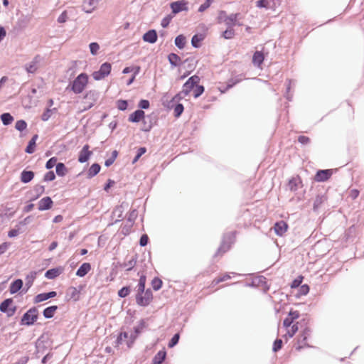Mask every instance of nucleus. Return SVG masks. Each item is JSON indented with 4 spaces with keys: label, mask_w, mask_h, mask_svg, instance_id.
Masks as SVG:
<instances>
[{
    "label": "nucleus",
    "mask_w": 364,
    "mask_h": 364,
    "mask_svg": "<svg viewBox=\"0 0 364 364\" xmlns=\"http://www.w3.org/2000/svg\"><path fill=\"white\" fill-rule=\"evenodd\" d=\"M87 83L88 75L85 73H82L73 80L70 90L75 94H80L83 92Z\"/></svg>",
    "instance_id": "obj_1"
},
{
    "label": "nucleus",
    "mask_w": 364,
    "mask_h": 364,
    "mask_svg": "<svg viewBox=\"0 0 364 364\" xmlns=\"http://www.w3.org/2000/svg\"><path fill=\"white\" fill-rule=\"evenodd\" d=\"M38 318V311L36 307L29 309L23 315L21 319V324L26 326L33 325Z\"/></svg>",
    "instance_id": "obj_2"
},
{
    "label": "nucleus",
    "mask_w": 364,
    "mask_h": 364,
    "mask_svg": "<svg viewBox=\"0 0 364 364\" xmlns=\"http://www.w3.org/2000/svg\"><path fill=\"white\" fill-rule=\"evenodd\" d=\"M200 77L198 75H193L188 79L183 84V90L179 95H183V97L188 96L191 91L194 89L195 86L199 82Z\"/></svg>",
    "instance_id": "obj_3"
},
{
    "label": "nucleus",
    "mask_w": 364,
    "mask_h": 364,
    "mask_svg": "<svg viewBox=\"0 0 364 364\" xmlns=\"http://www.w3.org/2000/svg\"><path fill=\"white\" fill-rule=\"evenodd\" d=\"M112 65L109 63H104L98 70L92 73V77L95 80H101L110 74Z\"/></svg>",
    "instance_id": "obj_4"
},
{
    "label": "nucleus",
    "mask_w": 364,
    "mask_h": 364,
    "mask_svg": "<svg viewBox=\"0 0 364 364\" xmlns=\"http://www.w3.org/2000/svg\"><path fill=\"white\" fill-rule=\"evenodd\" d=\"M153 299L152 291L150 289L144 291V294H136V302L139 306H148Z\"/></svg>",
    "instance_id": "obj_5"
},
{
    "label": "nucleus",
    "mask_w": 364,
    "mask_h": 364,
    "mask_svg": "<svg viewBox=\"0 0 364 364\" xmlns=\"http://www.w3.org/2000/svg\"><path fill=\"white\" fill-rule=\"evenodd\" d=\"M13 299L11 298L6 299L0 304V311L7 314L8 316H12L16 311V306H12Z\"/></svg>",
    "instance_id": "obj_6"
},
{
    "label": "nucleus",
    "mask_w": 364,
    "mask_h": 364,
    "mask_svg": "<svg viewBox=\"0 0 364 364\" xmlns=\"http://www.w3.org/2000/svg\"><path fill=\"white\" fill-rule=\"evenodd\" d=\"M311 330L309 327H306L302 332L300 333L299 338H298V343L299 346L296 348V350H301L304 346L306 347H311L308 343H306L307 339L311 336Z\"/></svg>",
    "instance_id": "obj_7"
},
{
    "label": "nucleus",
    "mask_w": 364,
    "mask_h": 364,
    "mask_svg": "<svg viewBox=\"0 0 364 364\" xmlns=\"http://www.w3.org/2000/svg\"><path fill=\"white\" fill-rule=\"evenodd\" d=\"M49 341L46 339V338H45V336H41L37 339L36 342V353H44L45 351L49 348Z\"/></svg>",
    "instance_id": "obj_8"
},
{
    "label": "nucleus",
    "mask_w": 364,
    "mask_h": 364,
    "mask_svg": "<svg viewBox=\"0 0 364 364\" xmlns=\"http://www.w3.org/2000/svg\"><path fill=\"white\" fill-rule=\"evenodd\" d=\"M90 149V146L88 144H85L83 146L82 149L80 150V153H79V156H78V161L80 163H85L87 162L90 157L91 156V155L92 154V152L91 151L89 150Z\"/></svg>",
    "instance_id": "obj_9"
},
{
    "label": "nucleus",
    "mask_w": 364,
    "mask_h": 364,
    "mask_svg": "<svg viewBox=\"0 0 364 364\" xmlns=\"http://www.w3.org/2000/svg\"><path fill=\"white\" fill-rule=\"evenodd\" d=\"M80 289H77L76 287H70L68 289L65 298L68 301L73 300L77 301L80 299Z\"/></svg>",
    "instance_id": "obj_10"
},
{
    "label": "nucleus",
    "mask_w": 364,
    "mask_h": 364,
    "mask_svg": "<svg viewBox=\"0 0 364 364\" xmlns=\"http://www.w3.org/2000/svg\"><path fill=\"white\" fill-rule=\"evenodd\" d=\"M53 202L50 197L46 196L38 201V209L41 211L50 210L53 206Z\"/></svg>",
    "instance_id": "obj_11"
},
{
    "label": "nucleus",
    "mask_w": 364,
    "mask_h": 364,
    "mask_svg": "<svg viewBox=\"0 0 364 364\" xmlns=\"http://www.w3.org/2000/svg\"><path fill=\"white\" fill-rule=\"evenodd\" d=\"M332 172L330 169L318 170L315 175V181L318 182H324L331 176Z\"/></svg>",
    "instance_id": "obj_12"
},
{
    "label": "nucleus",
    "mask_w": 364,
    "mask_h": 364,
    "mask_svg": "<svg viewBox=\"0 0 364 364\" xmlns=\"http://www.w3.org/2000/svg\"><path fill=\"white\" fill-rule=\"evenodd\" d=\"M56 295L57 292L55 291L38 294L34 297V303H40L46 301L56 296Z\"/></svg>",
    "instance_id": "obj_13"
},
{
    "label": "nucleus",
    "mask_w": 364,
    "mask_h": 364,
    "mask_svg": "<svg viewBox=\"0 0 364 364\" xmlns=\"http://www.w3.org/2000/svg\"><path fill=\"white\" fill-rule=\"evenodd\" d=\"M275 233L279 236H282L288 229L287 223L284 220L277 222L274 226Z\"/></svg>",
    "instance_id": "obj_14"
},
{
    "label": "nucleus",
    "mask_w": 364,
    "mask_h": 364,
    "mask_svg": "<svg viewBox=\"0 0 364 364\" xmlns=\"http://www.w3.org/2000/svg\"><path fill=\"white\" fill-rule=\"evenodd\" d=\"M187 2L188 1H172L171 4L172 12L176 14L182 11L187 10Z\"/></svg>",
    "instance_id": "obj_15"
},
{
    "label": "nucleus",
    "mask_w": 364,
    "mask_h": 364,
    "mask_svg": "<svg viewBox=\"0 0 364 364\" xmlns=\"http://www.w3.org/2000/svg\"><path fill=\"white\" fill-rule=\"evenodd\" d=\"M145 117V112L141 109H136L129 116L128 120L133 123H138Z\"/></svg>",
    "instance_id": "obj_16"
},
{
    "label": "nucleus",
    "mask_w": 364,
    "mask_h": 364,
    "mask_svg": "<svg viewBox=\"0 0 364 364\" xmlns=\"http://www.w3.org/2000/svg\"><path fill=\"white\" fill-rule=\"evenodd\" d=\"M63 272V269L61 267L52 268L47 270L45 273V277L48 279H54Z\"/></svg>",
    "instance_id": "obj_17"
},
{
    "label": "nucleus",
    "mask_w": 364,
    "mask_h": 364,
    "mask_svg": "<svg viewBox=\"0 0 364 364\" xmlns=\"http://www.w3.org/2000/svg\"><path fill=\"white\" fill-rule=\"evenodd\" d=\"M142 38L145 42L154 43L157 41V33L156 30L151 29L143 35Z\"/></svg>",
    "instance_id": "obj_18"
},
{
    "label": "nucleus",
    "mask_w": 364,
    "mask_h": 364,
    "mask_svg": "<svg viewBox=\"0 0 364 364\" xmlns=\"http://www.w3.org/2000/svg\"><path fill=\"white\" fill-rule=\"evenodd\" d=\"M35 173L33 171L24 169L21 173L20 179L22 183H28L33 179Z\"/></svg>",
    "instance_id": "obj_19"
},
{
    "label": "nucleus",
    "mask_w": 364,
    "mask_h": 364,
    "mask_svg": "<svg viewBox=\"0 0 364 364\" xmlns=\"http://www.w3.org/2000/svg\"><path fill=\"white\" fill-rule=\"evenodd\" d=\"M23 282L21 279H16L12 282L9 287V291L11 294L17 293L23 287Z\"/></svg>",
    "instance_id": "obj_20"
},
{
    "label": "nucleus",
    "mask_w": 364,
    "mask_h": 364,
    "mask_svg": "<svg viewBox=\"0 0 364 364\" xmlns=\"http://www.w3.org/2000/svg\"><path fill=\"white\" fill-rule=\"evenodd\" d=\"M166 358V351L165 349L159 350L153 358V364H162Z\"/></svg>",
    "instance_id": "obj_21"
},
{
    "label": "nucleus",
    "mask_w": 364,
    "mask_h": 364,
    "mask_svg": "<svg viewBox=\"0 0 364 364\" xmlns=\"http://www.w3.org/2000/svg\"><path fill=\"white\" fill-rule=\"evenodd\" d=\"M91 269V265L90 263L85 262L80 265L76 272V275L80 277H85Z\"/></svg>",
    "instance_id": "obj_22"
},
{
    "label": "nucleus",
    "mask_w": 364,
    "mask_h": 364,
    "mask_svg": "<svg viewBox=\"0 0 364 364\" xmlns=\"http://www.w3.org/2000/svg\"><path fill=\"white\" fill-rule=\"evenodd\" d=\"M39 56H36L33 58V60L29 63L25 65V68L27 73H34L37 69V63L39 62L38 60Z\"/></svg>",
    "instance_id": "obj_23"
},
{
    "label": "nucleus",
    "mask_w": 364,
    "mask_h": 364,
    "mask_svg": "<svg viewBox=\"0 0 364 364\" xmlns=\"http://www.w3.org/2000/svg\"><path fill=\"white\" fill-rule=\"evenodd\" d=\"M38 136L37 134H34L31 140L28 141V145L25 149V151L27 154H31L35 151L36 146V140L38 139Z\"/></svg>",
    "instance_id": "obj_24"
},
{
    "label": "nucleus",
    "mask_w": 364,
    "mask_h": 364,
    "mask_svg": "<svg viewBox=\"0 0 364 364\" xmlns=\"http://www.w3.org/2000/svg\"><path fill=\"white\" fill-rule=\"evenodd\" d=\"M98 1H83L82 5V10L85 13L90 14L91 13L97 5Z\"/></svg>",
    "instance_id": "obj_25"
},
{
    "label": "nucleus",
    "mask_w": 364,
    "mask_h": 364,
    "mask_svg": "<svg viewBox=\"0 0 364 364\" xmlns=\"http://www.w3.org/2000/svg\"><path fill=\"white\" fill-rule=\"evenodd\" d=\"M58 309V306L53 305L46 307L43 311V315L46 318H51L54 316L55 312Z\"/></svg>",
    "instance_id": "obj_26"
},
{
    "label": "nucleus",
    "mask_w": 364,
    "mask_h": 364,
    "mask_svg": "<svg viewBox=\"0 0 364 364\" xmlns=\"http://www.w3.org/2000/svg\"><path fill=\"white\" fill-rule=\"evenodd\" d=\"M326 200V198L324 195H317L313 205L314 211L317 212Z\"/></svg>",
    "instance_id": "obj_27"
},
{
    "label": "nucleus",
    "mask_w": 364,
    "mask_h": 364,
    "mask_svg": "<svg viewBox=\"0 0 364 364\" xmlns=\"http://www.w3.org/2000/svg\"><path fill=\"white\" fill-rule=\"evenodd\" d=\"M100 169H101V166H100L99 164H97V163L93 164L90 167V168H89V170L87 171V178H92V177L96 176L100 171Z\"/></svg>",
    "instance_id": "obj_28"
},
{
    "label": "nucleus",
    "mask_w": 364,
    "mask_h": 364,
    "mask_svg": "<svg viewBox=\"0 0 364 364\" xmlns=\"http://www.w3.org/2000/svg\"><path fill=\"white\" fill-rule=\"evenodd\" d=\"M264 61V55L260 51H256L253 54L252 63L256 66H260Z\"/></svg>",
    "instance_id": "obj_29"
},
{
    "label": "nucleus",
    "mask_w": 364,
    "mask_h": 364,
    "mask_svg": "<svg viewBox=\"0 0 364 364\" xmlns=\"http://www.w3.org/2000/svg\"><path fill=\"white\" fill-rule=\"evenodd\" d=\"M238 15L239 14H232L225 18V23L228 28H232L236 25Z\"/></svg>",
    "instance_id": "obj_30"
},
{
    "label": "nucleus",
    "mask_w": 364,
    "mask_h": 364,
    "mask_svg": "<svg viewBox=\"0 0 364 364\" xmlns=\"http://www.w3.org/2000/svg\"><path fill=\"white\" fill-rule=\"evenodd\" d=\"M37 272L35 271L31 272L26 277V290L30 289L33 284L34 280L36 278Z\"/></svg>",
    "instance_id": "obj_31"
},
{
    "label": "nucleus",
    "mask_w": 364,
    "mask_h": 364,
    "mask_svg": "<svg viewBox=\"0 0 364 364\" xmlns=\"http://www.w3.org/2000/svg\"><path fill=\"white\" fill-rule=\"evenodd\" d=\"M169 63L173 67H177L180 65L181 58L176 53H171L168 55Z\"/></svg>",
    "instance_id": "obj_32"
},
{
    "label": "nucleus",
    "mask_w": 364,
    "mask_h": 364,
    "mask_svg": "<svg viewBox=\"0 0 364 364\" xmlns=\"http://www.w3.org/2000/svg\"><path fill=\"white\" fill-rule=\"evenodd\" d=\"M231 246L228 245L226 240H222V242L220 246L218 247L216 253L215 254L214 257H217L219 255H223L225 252H227L230 249Z\"/></svg>",
    "instance_id": "obj_33"
},
{
    "label": "nucleus",
    "mask_w": 364,
    "mask_h": 364,
    "mask_svg": "<svg viewBox=\"0 0 364 364\" xmlns=\"http://www.w3.org/2000/svg\"><path fill=\"white\" fill-rule=\"evenodd\" d=\"M301 180L299 177H293L289 181L288 186L290 191H296L298 189Z\"/></svg>",
    "instance_id": "obj_34"
},
{
    "label": "nucleus",
    "mask_w": 364,
    "mask_h": 364,
    "mask_svg": "<svg viewBox=\"0 0 364 364\" xmlns=\"http://www.w3.org/2000/svg\"><path fill=\"white\" fill-rule=\"evenodd\" d=\"M56 174L58 176H65L68 172L65 165L62 162H58L55 166Z\"/></svg>",
    "instance_id": "obj_35"
},
{
    "label": "nucleus",
    "mask_w": 364,
    "mask_h": 364,
    "mask_svg": "<svg viewBox=\"0 0 364 364\" xmlns=\"http://www.w3.org/2000/svg\"><path fill=\"white\" fill-rule=\"evenodd\" d=\"M204 39L203 34H195L191 38V45L193 47L198 48L200 47V42Z\"/></svg>",
    "instance_id": "obj_36"
},
{
    "label": "nucleus",
    "mask_w": 364,
    "mask_h": 364,
    "mask_svg": "<svg viewBox=\"0 0 364 364\" xmlns=\"http://www.w3.org/2000/svg\"><path fill=\"white\" fill-rule=\"evenodd\" d=\"M128 338V333L127 332H121L117 336L115 341V347H119L121 345L125 342L127 343V340Z\"/></svg>",
    "instance_id": "obj_37"
},
{
    "label": "nucleus",
    "mask_w": 364,
    "mask_h": 364,
    "mask_svg": "<svg viewBox=\"0 0 364 364\" xmlns=\"http://www.w3.org/2000/svg\"><path fill=\"white\" fill-rule=\"evenodd\" d=\"M0 118H1V120L3 123V124L5 126H8V125L11 124L12 123V122L14 121L13 116L9 112H5V113L1 114L0 116Z\"/></svg>",
    "instance_id": "obj_38"
},
{
    "label": "nucleus",
    "mask_w": 364,
    "mask_h": 364,
    "mask_svg": "<svg viewBox=\"0 0 364 364\" xmlns=\"http://www.w3.org/2000/svg\"><path fill=\"white\" fill-rule=\"evenodd\" d=\"M99 97V92L96 90H90L86 92L84 98L85 100H90L92 102H95Z\"/></svg>",
    "instance_id": "obj_39"
},
{
    "label": "nucleus",
    "mask_w": 364,
    "mask_h": 364,
    "mask_svg": "<svg viewBox=\"0 0 364 364\" xmlns=\"http://www.w3.org/2000/svg\"><path fill=\"white\" fill-rule=\"evenodd\" d=\"M262 283L266 284V277L264 276L258 277L257 278L253 279L251 283H247L245 286L255 287L260 285Z\"/></svg>",
    "instance_id": "obj_40"
},
{
    "label": "nucleus",
    "mask_w": 364,
    "mask_h": 364,
    "mask_svg": "<svg viewBox=\"0 0 364 364\" xmlns=\"http://www.w3.org/2000/svg\"><path fill=\"white\" fill-rule=\"evenodd\" d=\"M223 239L226 240L228 245H232L235 241V232H229L223 235Z\"/></svg>",
    "instance_id": "obj_41"
},
{
    "label": "nucleus",
    "mask_w": 364,
    "mask_h": 364,
    "mask_svg": "<svg viewBox=\"0 0 364 364\" xmlns=\"http://www.w3.org/2000/svg\"><path fill=\"white\" fill-rule=\"evenodd\" d=\"M223 239L226 240L228 245H232L235 241V232H229L223 235Z\"/></svg>",
    "instance_id": "obj_42"
},
{
    "label": "nucleus",
    "mask_w": 364,
    "mask_h": 364,
    "mask_svg": "<svg viewBox=\"0 0 364 364\" xmlns=\"http://www.w3.org/2000/svg\"><path fill=\"white\" fill-rule=\"evenodd\" d=\"M175 45L179 49H183L186 45V37L183 35H178L175 38Z\"/></svg>",
    "instance_id": "obj_43"
},
{
    "label": "nucleus",
    "mask_w": 364,
    "mask_h": 364,
    "mask_svg": "<svg viewBox=\"0 0 364 364\" xmlns=\"http://www.w3.org/2000/svg\"><path fill=\"white\" fill-rule=\"evenodd\" d=\"M298 329H299V328H298L297 324H293L289 328H287V333L284 336V337H285L287 339L288 338H292L295 335V333L298 331Z\"/></svg>",
    "instance_id": "obj_44"
},
{
    "label": "nucleus",
    "mask_w": 364,
    "mask_h": 364,
    "mask_svg": "<svg viewBox=\"0 0 364 364\" xmlns=\"http://www.w3.org/2000/svg\"><path fill=\"white\" fill-rule=\"evenodd\" d=\"M136 264V255L133 257L130 260H129L127 262L124 263L122 264V267H126L127 271H131L134 266Z\"/></svg>",
    "instance_id": "obj_45"
},
{
    "label": "nucleus",
    "mask_w": 364,
    "mask_h": 364,
    "mask_svg": "<svg viewBox=\"0 0 364 364\" xmlns=\"http://www.w3.org/2000/svg\"><path fill=\"white\" fill-rule=\"evenodd\" d=\"M275 1H256V6L266 9H272Z\"/></svg>",
    "instance_id": "obj_46"
},
{
    "label": "nucleus",
    "mask_w": 364,
    "mask_h": 364,
    "mask_svg": "<svg viewBox=\"0 0 364 364\" xmlns=\"http://www.w3.org/2000/svg\"><path fill=\"white\" fill-rule=\"evenodd\" d=\"M45 191V186L42 185H36L33 188V192L35 193L34 198L31 200H35L41 196Z\"/></svg>",
    "instance_id": "obj_47"
},
{
    "label": "nucleus",
    "mask_w": 364,
    "mask_h": 364,
    "mask_svg": "<svg viewBox=\"0 0 364 364\" xmlns=\"http://www.w3.org/2000/svg\"><path fill=\"white\" fill-rule=\"evenodd\" d=\"M138 336H139L136 334L134 331H132L129 335L128 334V338L127 340V346L128 348H130L133 346Z\"/></svg>",
    "instance_id": "obj_48"
},
{
    "label": "nucleus",
    "mask_w": 364,
    "mask_h": 364,
    "mask_svg": "<svg viewBox=\"0 0 364 364\" xmlns=\"http://www.w3.org/2000/svg\"><path fill=\"white\" fill-rule=\"evenodd\" d=\"M242 80V77L241 76H236L234 78L230 79L227 82L226 90L232 88L234 85L241 82Z\"/></svg>",
    "instance_id": "obj_49"
},
{
    "label": "nucleus",
    "mask_w": 364,
    "mask_h": 364,
    "mask_svg": "<svg viewBox=\"0 0 364 364\" xmlns=\"http://www.w3.org/2000/svg\"><path fill=\"white\" fill-rule=\"evenodd\" d=\"M184 110V107L181 103H177L173 107V114L175 117H179Z\"/></svg>",
    "instance_id": "obj_50"
},
{
    "label": "nucleus",
    "mask_w": 364,
    "mask_h": 364,
    "mask_svg": "<svg viewBox=\"0 0 364 364\" xmlns=\"http://www.w3.org/2000/svg\"><path fill=\"white\" fill-rule=\"evenodd\" d=\"M294 82L291 80H287V82H286V92L284 94V97L289 100V101H291V99H292V95L290 94V90H291V84L293 83Z\"/></svg>",
    "instance_id": "obj_51"
},
{
    "label": "nucleus",
    "mask_w": 364,
    "mask_h": 364,
    "mask_svg": "<svg viewBox=\"0 0 364 364\" xmlns=\"http://www.w3.org/2000/svg\"><path fill=\"white\" fill-rule=\"evenodd\" d=\"M162 281L159 277H154L151 281V286L154 290L158 291L162 287Z\"/></svg>",
    "instance_id": "obj_52"
},
{
    "label": "nucleus",
    "mask_w": 364,
    "mask_h": 364,
    "mask_svg": "<svg viewBox=\"0 0 364 364\" xmlns=\"http://www.w3.org/2000/svg\"><path fill=\"white\" fill-rule=\"evenodd\" d=\"M55 110H56V109H55V108H54V109L47 108V109L43 112V113L42 114V115H41V119H42L43 122H46V121H48V120L50 118V117H51V115H52L53 112Z\"/></svg>",
    "instance_id": "obj_53"
},
{
    "label": "nucleus",
    "mask_w": 364,
    "mask_h": 364,
    "mask_svg": "<svg viewBox=\"0 0 364 364\" xmlns=\"http://www.w3.org/2000/svg\"><path fill=\"white\" fill-rule=\"evenodd\" d=\"M235 36V31L232 28H228L223 32L222 36L225 39H231Z\"/></svg>",
    "instance_id": "obj_54"
},
{
    "label": "nucleus",
    "mask_w": 364,
    "mask_h": 364,
    "mask_svg": "<svg viewBox=\"0 0 364 364\" xmlns=\"http://www.w3.org/2000/svg\"><path fill=\"white\" fill-rule=\"evenodd\" d=\"M27 127V123L25 120L20 119L16 122L15 128L20 132L25 130Z\"/></svg>",
    "instance_id": "obj_55"
},
{
    "label": "nucleus",
    "mask_w": 364,
    "mask_h": 364,
    "mask_svg": "<svg viewBox=\"0 0 364 364\" xmlns=\"http://www.w3.org/2000/svg\"><path fill=\"white\" fill-rule=\"evenodd\" d=\"M205 88L203 85H198V84L195 86L193 90V96L195 98L199 97L204 92Z\"/></svg>",
    "instance_id": "obj_56"
},
{
    "label": "nucleus",
    "mask_w": 364,
    "mask_h": 364,
    "mask_svg": "<svg viewBox=\"0 0 364 364\" xmlns=\"http://www.w3.org/2000/svg\"><path fill=\"white\" fill-rule=\"evenodd\" d=\"M180 335L178 333H175L168 342V348H173L176 346L179 341Z\"/></svg>",
    "instance_id": "obj_57"
},
{
    "label": "nucleus",
    "mask_w": 364,
    "mask_h": 364,
    "mask_svg": "<svg viewBox=\"0 0 364 364\" xmlns=\"http://www.w3.org/2000/svg\"><path fill=\"white\" fill-rule=\"evenodd\" d=\"M137 217L136 210H132L128 215L127 221L129 223V227H132Z\"/></svg>",
    "instance_id": "obj_58"
},
{
    "label": "nucleus",
    "mask_w": 364,
    "mask_h": 364,
    "mask_svg": "<svg viewBox=\"0 0 364 364\" xmlns=\"http://www.w3.org/2000/svg\"><path fill=\"white\" fill-rule=\"evenodd\" d=\"M130 291L129 287H123L118 291V296L121 298H124L129 294Z\"/></svg>",
    "instance_id": "obj_59"
},
{
    "label": "nucleus",
    "mask_w": 364,
    "mask_h": 364,
    "mask_svg": "<svg viewBox=\"0 0 364 364\" xmlns=\"http://www.w3.org/2000/svg\"><path fill=\"white\" fill-rule=\"evenodd\" d=\"M128 102L124 100H119L117 101V107L121 111H125L127 109Z\"/></svg>",
    "instance_id": "obj_60"
},
{
    "label": "nucleus",
    "mask_w": 364,
    "mask_h": 364,
    "mask_svg": "<svg viewBox=\"0 0 364 364\" xmlns=\"http://www.w3.org/2000/svg\"><path fill=\"white\" fill-rule=\"evenodd\" d=\"M145 328V321L144 320H141L139 323L134 327L133 331L138 336L142 332L143 329Z\"/></svg>",
    "instance_id": "obj_61"
},
{
    "label": "nucleus",
    "mask_w": 364,
    "mask_h": 364,
    "mask_svg": "<svg viewBox=\"0 0 364 364\" xmlns=\"http://www.w3.org/2000/svg\"><path fill=\"white\" fill-rule=\"evenodd\" d=\"M146 151V147H140L138 149L137 151H136V156H134L133 161H132V163L133 164H135L139 159L140 157L144 154Z\"/></svg>",
    "instance_id": "obj_62"
},
{
    "label": "nucleus",
    "mask_w": 364,
    "mask_h": 364,
    "mask_svg": "<svg viewBox=\"0 0 364 364\" xmlns=\"http://www.w3.org/2000/svg\"><path fill=\"white\" fill-rule=\"evenodd\" d=\"M90 50L92 55H95L100 49V46L96 42L90 43L89 45Z\"/></svg>",
    "instance_id": "obj_63"
},
{
    "label": "nucleus",
    "mask_w": 364,
    "mask_h": 364,
    "mask_svg": "<svg viewBox=\"0 0 364 364\" xmlns=\"http://www.w3.org/2000/svg\"><path fill=\"white\" fill-rule=\"evenodd\" d=\"M57 158L56 157H52L50 159H48L46 164V168L47 169H51L54 166H56L57 164Z\"/></svg>",
    "instance_id": "obj_64"
}]
</instances>
